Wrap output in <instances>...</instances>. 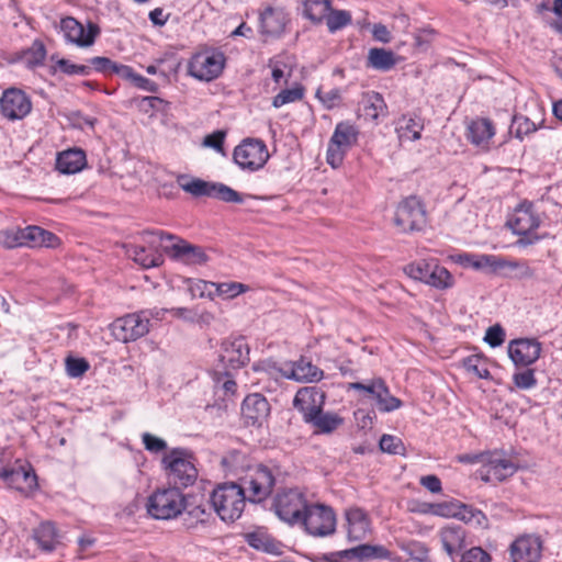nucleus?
<instances>
[{
  "mask_svg": "<svg viewBox=\"0 0 562 562\" xmlns=\"http://www.w3.org/2000/svg\"><path fill=\"white\" fill-rule=\"evenodd\" d=\"M210 501L223 521L233 522L241 516L248 498L238 483L228 482L218 485L212 492Z\"/></svg>",
  "mask_w": 562,
  "mask_h": 562,
  "instance_id": "obj_1",
  "label": "nucleus"
},
{
  "mask_svg": "<svg viewBox=\"0 0 562 562\" xmlns=\"http://www.w3.org/2000/svg\"><path fill=\"white\" fill-rule=\"evenodd\" d=\"M238 481L248 502L260 503L272 493L276 485V474L271 468L260 463L247 467Z\"/></svg>",
  "mask_w": 562,
  "mask_h": 562,
  "instance_id": "obj_2",
  "label": "nucleus"
},
{
  "mask_svg": "<svg viewBox=\"0 0 562 562\" xmlns=\"http://www.w3.org/2000/svg\"><path fill=\"white\" fill-rule=\"evenodd\" d=\"M167 480L170 485L176 487H188L192 485L198 471L192 461V454L182 448H176L169 451L164 459Z\"/></svg>",
  "mask_w": 562,
  "mask_h": 562,
  "instance_id": "obj_3",
  "label": "nucleus"
},
{
  "mask_svg": "<svg viewBox=\"0 0 562 562\" xmlns=\"http://www.w3.org/2000/svg\"><path fill=\"white\" fill-rule=\"evenodd\" d=\"M144 236L148 237L147 243L154 245L157 239L158 240H175L170 246H166L165 250L175 260L180 261L186 265H204L209 257L204 252L203 248L200 246L192 245L181 238H177L176 236L165 233L162 231L149 232L146 231L143 233Z\"/></svg>",
  "mask_w": 562,
  "mask_h": 562,
  "instance_id": "obj_4",
  "label": "nucleus"
},
{
  "mask_svg": "<svg viewBox=\"0 0 562 562\" xmlns=\"http://www.w3.org/2000/svg\"><path fill=\"white\" fill-rule=\"evenodd\" d=\"M187 508V499L179 487L156 491L148 498L147 510L156 519H172Z\"/></svg>",
  "mask_w": 562,
  "mask_h": 562,
  "instance_id": "obj_5",
  "label": "nucleus"
},
{
  "mask_svg": "<svg viewBox=\"0 0 562 562\" xmlns=\"http://www.w3.org/2000/svg\"><path fill=\"white\" fill-rule=\"evenodd\" d=\"M149 311H140L119 317L111 325V330L116 340L128 342L148 334L150 328Z\"/></svg>",
  "mask_w": 562,
  "mask_h": 562,
  "instance_id": "obj_6",
  "label": "nucleus"
},
{
  "mask_svg": "<svg viewBox=\"0 0 562 562\" xmlns=\"http://www.w3.org/2000/svg\"><path fill=\"white\" fill-rule=\"evenodd\" d=\"M358 130L348 122H340L328 142L326 161L333 168L341 166L346 153L357 143Z\"/></svg>",
  "mask_w": 562,
  "mask_h": 562,
  "instance_id": "obj_7",
  "label": "nucleus"
},
{
  "mask_svg": "<svg viewBox=\"0 0 562 562\" xmlns=\"http://www.w3.org/2000/svg\"><path fill=\"white\" fill-rule=\"evenodd\" d=\"M233 159L243 170L250 172L261 169L269 159L267 145L257 138H246L237 145L233 153Z\"/></svg>",
  "mask_w": 562,
  "mask_h": 562,
  "instance_id": "obj_8",
  "label": "nucleus"
},
{
  "mask_svg": "<svg viewBox=\"0 0 562 562\" xmlns=\"http://www.w3.org/2000/svg\"><path fill=\"white\" fill-rule=\"evenodd\" d=\"M225 55L218 50H203L194 54L188 64V72L192 77L211 81L216 79L225 66Z\"/></svg>",
  "mask_w": 562,
  "mask_h": 562,
  "instance_id": "obj_9",
  "label": "nucleus"
},
{
  "mask_svg": "<svg viewBox=\"0 0 562 562\" xmlns=\"http://www.w3.org/2000/svg\"><path fill=\"white\" fill-rule=\"evenodd\" d=\"M307 507L305 496L296 488H290L278 493L273 501L276 515L288 524L301 521Z\"/></svg>",
  "mask_w": 562,
  "mask_h": 562,
  "instance_id": "obj_10",
  "label": "nucleus"
},
{
  "mask_svg": "<svg viewBox=\"0 0 562 562\" xmlns=\"http://www.w3.org/2000/svg\"><path fill=\"white\" fill-rule=\"evenodd\" d=\"M300 522L315 537H326L336 530V515L325 505H307Z\"/></svg>",
  "mask_w": 562,
  "mask_h": 562,
  "instance_id": "obj_11",
  "label": "nucleus"
},
{
  "mask_svg": "<svg viewBox=\"0 0 562 562\" xmlns=\"http://www.w3.org/2000/svg\"><path fill=\"white\" fill-rule=\"evenodd\" d=\"M426 223V213L418 199L409 196L403 200L394 215V224L402 233L419 231Z\"/></svg>",
  "mask_w": 562,
  "mask_h": 562,
  "instance_id": "obj_12",
  "label": "nucleus"
},
{
  "mask_svg": "<svg viewBox=\"0 0 562 562\" xmlns=\"http://www.w3.org/2000/svg\"><path fill=\"white\" fill-rule=\"evenodd\" d=\"M431 513L442 517L457 518L467 524H474L481 527L487 525V518L483 512L458 501L432 504Z\"/></svg>",
  "mask_w": 562,
  "mask_h": 562,
  "instance_id": "obj_13",
  "label": "nucleus"
},
{
  "mask_svg": "<svg viewBox=\"0 0 562 562\" xmlns=\"http://www.w3.org/2000/svg\"><path fill=\"white\" fill-rule=\"evenodd\" d=\"M464 260L474 269H490L492 272L501 271L505 268L518 270V274L522 278L533 276L532 269L522 261L507 260L495 255H464Z\"/></svg>",
  "mask_w": 562,
  "mask_h": 562,
  "instance_id": "obj_14",
  "label": "nucleus"
},
{
  "mask_svg": "<svg viewBox=\"0 0 562 562\" xmlns=\"http://www.w3.org/2000/svg\"><path fill=\"white\" fill-rule=\"evenodd\" d=\"M32 102L30 97L18 88H9L3 91L0 98V111L10 120H22L30 114Z\"/></svg>",
  "mask_w": 562,
  "mask_h": 562,
  "instance_id": "obj_15",
  "label": "nucleus"
},
{
  "mask_svg": "<svg viewBox=\"0 0 562 562\" xmlns=\"http://www.w3.org/2000/svg\"><path fill=\"white\" fill-rule=\"evenodd\" d=\"M326 393L316 386L300 389L293 400V406L297 409L305 423L314 419V416L324 408Z\"/></svg>",
  "mask_w": 562,
  "mask_h": 562,
  "instance_id": "obj_16",
  "label": "nucleus"
},
{
  "mask_svg": "<svg viewBox=\"0 0 562 562\" xmlns=\"http://www.w3.org/2000/svg\"><path fill=\"white\" fill-rule=\"evenodd\" d=\"M516 471L515 463L502 453L487 452L483 467L480 468L477 473L484 482H502L514 475Z\"/></svg>",
  "mask_w": 562,
  "mask_h": 562,
  "instance_id": "obj_17",
  "label": "nucleus"
},
{
  "mask_svg": "<svg viewBox=\"0 0 562 562\" xmlns=\"http://www.w3.org/2000/svg\"><path fill=\"white\" fill-rule=\"evenodd\" d=\"M265 366L269 373L278 371L282 376L297 382H316L323 378V371L304 358L289 363L286 369L277 368L273 362H267Z\"/></svg>",
  "mask_w": 562,
  "mask_h": 562,
  "instance_id": "obj_18",
  "label": "nucleus"
},
{
  "mask_svg": "<svg viewBox=\"0 0 562 562\" xmlns=\"http://www.w3.org/2000/svg\"><path fill=\"white\" fill-rule=\"evenodd\" d=\"M249 346L244 337L226 339L222 342L220 361L225 369L237 370L249 362Z\"/></svg>",
  "mask_w": 562,
  "mask_h": 562,
  "instance_id": "obj_19",
  "label": "nucleus"
},
{
  "mask_svg": "<svg viewBox=\"0 0 562 562\" xmlns=\"http://www.w3.org/2000/svg\"><path fill=\"white\" fill-rule=\"evenodd\" d=\"M541 352V344L536 339H515L508 345V356L516 366L527 367L536 362Z\"/></svg>",
  "mask_w": 562,
  "mask_h": 562,
  "instance_id": "obj_20",
  "label": "nucleus"
},
{
  "mask_svg": "<svg viewBox=\"0 0 562 562\" xmlns=\"http://www.w3.org/2000/svg\"><path fill=\"white\" fill-rule=\"evenodd\" d=\"M60 27L68 42L81 47L92 45L99 33V27L95 24H89L88 31H86L83 25L71 16L63 19Z\"/></svg>",
  "mask_w": 562,
  "mask_h": 562,
  "instance_id": "obj_21",
  "label": "nucleus"
},
{
  "mask_svg": "<svg viewBox=\"0 0 562 562\" xmlns=\"http://www.w3.org/2000/svg\"><path fill=\"white\" fill-rule=\"evenodd\" d=\"M541 541L535 536L517 538L510 546L513 562H538L541 557Z\"/></svg>",
  "mask_w": 562,
  "mask_h": 562,
  "instance_id": "obj_22",
  "label": "nucleus"
},
{
  "mask_svg": "<svg viewBox=\"0 0 562 562\" xmlns=\"http://www.w3.org/2000/svg\"><path fill=\"white\" fill-rule=\"evenodd\" d=\"M241 413L248 424L260 426L270 414V404L259 393L249 394L243 402Z\"/></svg>",
  "mask_w": 562,
  "mask_h": 562,
  "instance_id": "obj_23",
  "label": "nucleus"
},
{
  "mask_svg": "<svg viewBox=\"0 0 562 562\" xmlns=\"http://www.w3.org/2000/svg\"><path fill=\"white\" fill-rule=\"evenodd\" d=\"M330 557H339L345 558L347 560H356L359 562H363L375 559L389 560L391 559V552L381 544L366 543L336 553H331Z\"/></svg>",
  "mask_w": 562,
  "mask_h": 562,
  "instance_id": "obj_24",
  "label": "nucleus"
},
{
  "mask_svg": "<svg viewBox=\"0 0 562 562\" xmlns=\"http://www.w3.org/2000/svg\"><path fill=\"white\" fill-rule=\"evenodd\" d=\"M2 480L12 488L20 492L33 490L37 485L36 475L33 470L22 464L4 468Z\"/></svg>",
  "mask_w": 562,
  "mask_h": 562,
  "instance_id": "obj_25",
  "label": "nucleus"
},
{
  "mask_svg": "<svg viewBox=\"0 0 562 562\" xmlns=\"http://www.w3.org/2000/svg\"><path fill=\"white\" fill-rule=\"evenodd\" d=\"M513 233L527 236L540 225L539 216L532 211L531 204L519 205L508 222Z\"/></svg>",
  "mask_w": 562,
  "mask_h": 562,
  "instance_id": "obj_26",
  "label": "nucleus"
},
{
  "mask_svg": "<svg viewBox=\"0 0 562 562\" xmlns=\"http://www.w3.org/2000/svg\"><path fill=\"white\" fill-rule=\"evenodd\" d=\"M348 524L347 538L349 541H360L370 532V519L368 514L358 507L346 512Z\"/></svg>",
  "mask_w": 562,
  "mask_h": 562,
  "instance_id": "obj_27",
  "label": "nucleus"
},
{
  "mask_svg": "<svg viewBox=\"0 0 562 562\" xmlns=\"http://www.w3.org/2000/svg\"><path fill=\"white\" fill-rule=\"evenodd\" d=\"M32 538L42 551L52 552L59 543V531L55 522L45 520L33 529Z\"/></svg>",
  "mask_w": 562,
  "mask_h": 562,
  "instance_id": "obj_28",
  "label": "nucleus"
},
{
  "mask_svg": "<svg viewBox=\"0 0 562 562\" xmlns=\"http://www.w3.org/2000/svg\"><path fill=\"white\" fill-rule=\"evenodd\" d=\"M443 550L450 558L459 554L465 548L467 532L461 526H447L439 532Z\"/></svg>",
  "mask_w": 562,
  "mask_h": 562,
  "instance_id": "obj_29",
  "label": "nucleus"
},
{
  "mask_svg": "<svg viewBox=\"0 0 562 562\" xmlns=\"http://www.w3.org/2000/svg\"><path fill=\"white\" fill-rule=\"evenodd\" d=\"M494 134V125L488 119H475L468 125L467 137L475 146L486 147Z\"/></svg>",
  "mask_w": 562,
  "mask_h": 562,
  "instance_id": "obj_30",
  "label": "nucleus"
},
{
  "mask_svg": "<svg viewBox=\"0 0 562 562\" xmlns=\"http://www.w3.org/2000/svg\"><path fill=\"white\" fill-rule=\"evenodd\" d=\"M23 247H56L59 243L58 237L52 232L45 231L38 226H27L23 228Z\"/></svg>",
  "mask_w": 562,
  "mask_h": 562,
  "instance_id": "obj_31",
  "label": "nucleus"
},
{
  "mask_svg": "<svg viewBox=\"0 0 562 562\" xmlns=\"http://www.w3.org/2000/svg\"><path fill=\"white\" fill-rule=\"evenodd\" d=\"M86 165V155L81 149H69L60 153L56 159V168L66 175L79 172Z\"/></svg>",
  "mask_w": 562,
  "mask_h": 562,
  "instance_id": "obj_32",
  "label": "nucleus"
},
{
  "mask_svg": "<svg viewBox=\"0 0 562 562\" xmlns=\"http://www.w3.org/2000/svg\"><path fill=\"white\" fill-rule=\"evenodd\" d=\"M286 24L285 15L282 11L273 8H267L260 14L261 31L269 35H279L283 32Z\"/></svg>",
  "mask_w": 562,
  "mask_h": 562,
  "instance_id": "obj_33",
  "label": "nucleus"
},
{
  "mask_svg": "<svg viewBox=\"0 0 562 562\" xmlns=\"http://www.w3.org/2000/svg\"><path fill=\"white\" fill-rule=\"evenodd\" d=\"M314 428V434H331L344 424V418L334 412H324L314 416V419L307 422Z\"/></svg>",
  "mask_w": 562,
  "mask_h": 562,
  "instance_id": "obj_34",
  "label": "nucleus"
},
{
  "mask_svg": "<svg viewBox=\"0 0 562 562\" xmlns=\"http://www.w3.org/2000/svg\"><path fill=\"white\" fill-rule=\"evenodd\" d=\"M423 128L424 124L420 119L403 115L397 122L396 133L401 142H413L420 138Z\"/></svg>",
  "mask_w": 562,
  "mask_h": 562,
  "instance_id": "obj_35",
  "label": "nucleus"
},
{
  "mask_svg": "<svg viewBox=\"0 0 562 562\" xmlns=\"http://www.w3.org/2000/svg\"><path fill=\"white\" fill-rule=\"evenodd\" d=\"M396 65L395 54L384 48H371L368 54V66L381 70L389 71Z\"/></svg>",
  "mask_w": 562,
  "mask_h": 562,
  "instance_id": "obj_36",
  "label": "nucleus"
},
{
  "mask_svg": "<svg viewBox=\"0 0 562 562\" xmlns=\"http://www.w3.org/2000/svg\"><path fill=\"white\" fill-rule=\"evenodd\" d=\"M427 276L426 284L438 290L449 289L454 283L452 274L445 267L439 266L435 260H432Z\"/></svg>",
  "mask_w": 562,
  "mask_h": 562,
  "instance_id": "obj_37",
  "label": "nucleus"
},
{
  "mask_svg": "<svg viewBox=\"0 0 562 562\" xmlns=\"http://www.w3.org/2000/svg\"><path fill=\"white\" fill-rule=\"evenodd\" d=\"M363 112L371 120L386 116L387 106L383 97L378 92L368 93L363 99Z\"/></svg>",
  "mask_w": 562,
  "mask_h": 562,
  "instance_id": "obj_38",
  "label": "nucleus"
},
{
  "mask_svg": "<svg viewBox=\"0 0 562 562\" xmlns=\"http://www.w3.org/2000/svg\"><path fill=\"white\" fill-rule=\"evenodd\" d=\"M373 400H375L376 406L381 412H392L402 406L401 400L391 395L389 387L381 379H378V391Z\"/></svg>",
  "mask_w": 562,
  "mask_h": 562,
  "instance_id": "obj_39",
  "label": "nucleus"
},
{
  "mask_svg": "<svg viewBox=\"0 0 562 562\" xmlns=\"http://www.w3.org/2000/svg\"><path fill=\"white\" fill-rule=\"evenodd\" d=\"M331 8V0H304V15L314 23H321Z\"/></svg>",
  "mask_w": 562,
  "mask_h": 562,
  "instance_id": "obj_40",
  "label": "nucleus"
},
{
  "mask_svg": "<svg viewBox=\"0 0 562 562\" xmlns=\"http://www.w3.org/2000/svg\"><path fill=\"white\" fill-rule=\"evenodd\" d=\"M130 256L136 263L146 269L158 267L162 262V257L160 254L154 251L153 249H146L145 247L140 246L133 247Z\"/></svg>",
  "mask_w": 562,
  "mask_h": 562,
  "instance_id": "obj_41",
  "label": "nucleus"
},
{
  "mask_svg": "<svg viewBox=\"0 0 562 562\" xmlns=\"http://www.w3.org/2000/svg\"><path fill=\"white\" fill-rule=\"evenodd\" d=\"M178 183L183 191L194 196H211L213 182H207L198 178L187 181L186 176H180L178 178Z\"/></svg>",
  "mask_w": 562,
  "mask_h": 562,
  "instance_id": "obj_42",
  "label": "nucleus"
},
{
  "mask_svg": "<svg viewBox=\"0 0 562 562\" xmlns=\"http://www.w3.org/2000/svg\"><path fill=\"white\" fill-rule=\"evenodd\" d=\"M210 198H215L226 203L241 204L244 202L243 194L232 189L231 187L220 182H213Z\"/></svg>",
  "mask_w": 562,
  "mask_h": 562,
  "instance_id": "obj_43",
  "label": "nucleus"
},
{
  "mask_svg": "<svg viewBox=\"0 0 562 562\" xmlns=\"http://www.w3.org/2000/svg\"><path fill=\"white\" fill-rule=\"evenodd\" d=\"M46 57V48L41 41H34L32 45L22 53L23 63L30 67H36L44 63Z\"/></svg>",
  "mask_w": 562,
  "mask_h": 562,
  "instance_id": "obj_44",
  "label": "nucleus"
},
{
  "mask_svg": "<svg viewBox=\"0 0 562 562\" xmlns=\"http://www.w3.org/2000/svg\"><path fill=\"white\" fill-rule=\"evenodd\" d=\"M184 524L188 528H194L198 524L207 521L210 513L205 505H190L187 503Z\"/></svg>",
  "mask_w": 562,
  "mask_h": 562,
  "instance_id": "obj_45",
  "label": "nucleus"
},
{
  "mask_svg": "<svg viewBox=\"0 0 562 562\" xmlns=\"http://www.w3.org/2000/svg\"><path fill=\"white\" fill-rule=\"evenodd\" d=\"M401 550L406 552L412 559L425 562L428 559L429 549L424 542L411 540L398 543Z\"/></svg>",
  "mask_w": 562,
  "mask_h": 562,
  "instance_id": "obj_46",
  "label": "nucleus"
},
{
  "mask_svg": "<svg viewBox=\"0 0 562 562\" xmlns=\"http://www.w3.org/2000/svg\"><path fill=\"white\" fill-rule=\"evenodd\" d=\"M432 260H418L404 267V273L409 278L426 283Z\"/></svg>",
  "mask_w": 562,
  "mask_h": 562,
  "instance_id": "obj_47",
  "label": "nucleus"
},
{
  "mask_svg": "<svg viewBox=\"0 0 562 562\" xmlns=\"http://www.w3.org/2000/svg\"><path fill=\"white\" fill-rule=\"evenodd\" d=\"M326 18V24L329 32L334 33L351 23V15L345 10H329Z\"/></svg>",
  "mask_w": 562,
  "mask_h": 562,
  "instance_id": "obj_48",
  "label": "nucleus"
},
{
  "mask_svg": "<svg viewBox=\"0 0 562 562\" xmlns=\"http://www.w3.org/2000/svg\"><path fill=\"white\" fill-rule=\"evenodd\" d=\"M463 367L469 373H472L479 379H488L491 375L484 360L476 355L465 358L463 360Z\"/></svg>",
  "mask_w": 562,
  "mask_h": 562,
  "instance_id": "obj_49",
  "label": "nucleus"
},
{
  "mask_svg": "<svg viewBox=\"0 0 562 562\" xmlns=\"http://www.w3.org/2000/svg\"><path fill=\"white\" fill-rule=\"evenodd\" d=\"M23 228L0 231V246L4 248L23 247Z\"/></svg>",
  "mask_w": 562,
  "mask_h": 562,
  "instance_id": "obj_50",
  "label": "nucleus"
},
{
  "mask_svg": "<svg viewBox=\"0 0 562 562\" xmlns=\"http://www.w3.org/2000/svg\"><path fill=\"white\" fill-rule=\"evenodd\" d=\"M247 286L239 282L214 283V294L225 299H233L246 291Z\"/></svg>",
  "mask_w": 562,
  "mask_h": 562,
  "instance_id": "obj_51",
  "label": "nucleus"
},
{
  "mask_svg": "<svg viewBox=\"0 0 562 562\" xmlns=\"http://www.w3.org/2000/svg\"><path fill=\"white\" fill-rule=\"evenodd\" d=\"M303 95L304 91L302 88L285 89L273 98L272 105L274 108H281L284 104L301 100Z\"/></svg>",
  "mask_w": 562,
  "mask_h": 562,
  "instance_id": "obj_52",
  "label": "nucleus"
},
{
  "mask_svg": "<svg viewBox=\"0 0 562 562\" xmlns=\"http://www.w3.org/2000/svg\"><path fill=\"white\" fill-rule=\"evenodd\" d=\"M379 445L383 452L391 454H403L405 450L402 440L392 435H383Z\"/></svg>",
  "mask_w": 562,
  "mask_h": 562,
  "instance_id": "obj_53",
  "label": "nucleus"
},
{
  "mask_svg": "<svg viewBox=\"0 0 562 562\" xmlns=\"http://www.w3.org/2000/svg\"><path fill=\"white\" fill-rule=\"evenodd\" d=\"M89 369V363L83 358H68L66 360V371L71 378L81 376Z\"/></svg>",
  "mask_w": 562,
  "mask_h": 562,
  "instance_id": "obj_54",
  "label": "nucleus"
},
{
  "mask_svg": "<svg viewBox=\"0 0 562 562\" xmlns=\"http://www.w3.org/2000/svg\"><path fill=\"white\" fill-rule=\"evenodd\" d=\"M57 67L60 71L66 75H81L88 76L91 72V67L86 65H76L69 61L68 59H59L57 61Z\"/></svg>",
  "mask_w": 562,
  "mask_h": 562,
  "instance_id": "obj_55",
  "label": "nucleus"
},
{
  "mask_svg": "<svg viewBox=\"0 0 562 562\" xmlns=\"http://www.w3.org/2000/svg\"><path fill=\"white\" fill-rule=\"evenodd\" d=\"M513 381L518 389L529 390L537 384L535 372L531 369H527L522 372L515 373Z\"/></svg>",
  "mask_w": 562,
  "mask_h": 562,
  "instance_id": "obj_56",
  "label": "nucleus"
},
{
  "mask_svg": "<svg viewBox=\"0 0 562 562\" xmlns=\"http://www.w3.org/2000/svg\"><path fill=\"white\" fill-rule=\"evenodd\" d=\"M505 340V331L498 324L487 328L484 337V341L491 347L495 348L501 346Z\"/></svg>",
  "mask_w": 562,
  "mask_h": 562,
  "instance_id": "obj_57",
  "label": "nucleus"
},
{
  "mask_svg": "<svg viewBox=\"0 0 562 562\" xmlns=\"http://www.w3.org/2000/svg\"><path fill=\"white\" fill-rule=\"evenodd\" d=\"M89 63L91 65L90 67H93L94 70L105 75H112L116 66L115 61L101 56L91 58Z\"/></svg>",
  "mask_w": 562,
  "mask_h": 562,
  "instance_id": "obj_58",
  "label": "nucleus"
},
{
  "mask_svg": "<svg viewBox=\"0 0 562 562\" xmlns=\"http://www.w3.org/2000/svg\"><path fill=\"white\" fill-rule=\"evenodd\" d=\"M190 291L193 296H209L213 297L214 295V282H206L203 280H196L190 285Z\"/></svg>",
  "mask_w": 562,
  "mask_h": 562,
  "instance_id": "obj_59",
  "label": "nucleus"
},
{
  "mask_svg": "<svg viewBox=\"0 0 562 562\" xmlns=\"http://www.w3.org/2000/svg\"><path fill=\"white\" fill-rule=\"evenodd\" d=\"M460 562H491V557L482 548L474 547L462 554Z\"/></svg>",
  "mask_w": 562,
  "mask_h": 562,
  "instance_id": "obj_60",
  "label": "nucleus"
},
{
  "mask_svg": "<svg viewBox=\"0 0 562 562\" xmlns=\"http://www.w3.org/2000/svg\"><path fill=\"white\" fill-rule=\"evenodd\" d=\"M142 439L146 450L150 452L157 453L167 448V443L164 439L156 437L149 432L143 434Z\"/></svg>",
  "mask_w": 562,
  "mask_h": 562,
  "instance_id": "obj_61",
  "label": "nucleus"
},
{
  "mask_svg": "<svg viewBox=\"0 0 562 562\" xmlns=\"http://www.w3.org/2000/svg\"><path fill=\"white\" fill-rule=\"evenodd\" d=\"M226 133L224 131H216L210 135H206L203 144L206 147H211L215 149L216 151L224 154L223 145L225 139Z\"/></svg>",
  "mask_w": 562,
  "mask_h": 562,
  "instance_id": "obj_62",
  "label": "nucleus"
},
{
  "mask_svg": "<svg viewBox=\"0 0 562 562\" xmlns=\"http://www.w3.org/2000/svg\"><path fill=\"white\" fill-rule=\"evenodd\" d=\"M244 459V454L238 451H232L227 456L223 457L222 465L229 472L237 474V463Z\"/></svg>",
  "mask_w": 562,
  "mask_h": 562,
  "instance_id": "obj_63",
  "label": "nucleus"
},
{
  "mask_svg": "<svg viewBox=\"0 0 562 562\" xmlns=\"http://www.w3.org/2000/svg\"><path fill=\"white\" fill-rule=\"evenodd\" d=\"M419 483L431 493H439L441 491V481L436 475L422 476Z\"/></svg>",
  "mask_w": 562,
  "mask_h": 562,
  "instance_id": "obj_64",
  "label": "nucleus"
}]
</instances>
